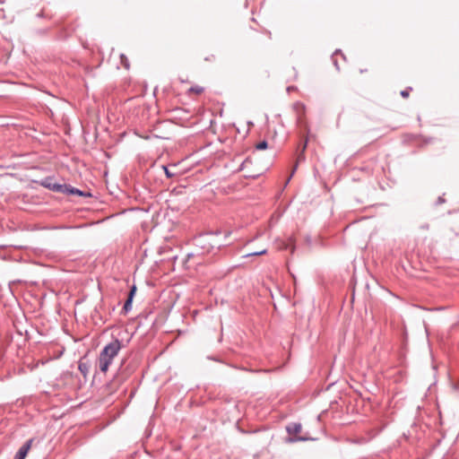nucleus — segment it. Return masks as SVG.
<instances>
[{
    "mask_svg": "<svg viewBox=\"0 0 459 459\" xmlns=\"http://www.w3.org/2000/svg\"><path fill=\"white\" fill-rule=\"evenodd\" d=\"M121 348V342L118 339H114L102 349L98 358V366L102 373H107Z\"/></svg>",
    "mask_w": 459,
    "mask_h": 459,
    "instance_id": "obj_1",
    "label": "nucleus"
},
{
    "mask_svg": "<svg viewBox=\"0 0 459 459\" xmlns=\"http://www.w3.org/2000/svg\"><path fill=\"white\" fill-rule=\"evenodd\" d=\"M42 186H45L46 188L49 189V190H52V191H55V192H58V193L68 192V186L67 185H62V184L55 183L49 178H45L42 181Z\"/></svg>",
    "mask_w": 459,
    "mask_h": 459,
    "instance_id": "obj_2",
    "label": "nucleus"
},
{
    "mask_svg": "<svg viewBox=\"0 0 459 459\" xmlns=\"http://www.w3.org/2000/svg\"><path fill=\"white\" fill-rule=\"evenodd\" d=\"M32 442L33 440L32 439H29L27 440L18 450V452L16 453L15 456H14V459H25V457L27 456L30 447H31V445H32Z\"/></svg>",
    "mask_w": 459,
    "mask_h": 459,
    "instance_id": "obj_3",
    "label": "nucleus"
},
{
    "mask_svg": "<svg viewBox=\"0 0 459 459\" xmlns=\"http://www.w3.org/2000/svg\"><path fill=\"white\" fill-rule=\"evenodd\" d=\"M135 291H136V287L133 286L128 293V298L126 300L124 307H123V311L125 314H127L132 309V301H133L134 296L135 294Z\"/></svg>",
    "mask_w": 459,
    "mask_h": 459,
    "instance_id": "obj_4",
    "label": "nucleus"
},
{
    "mask_svg": "<svg viewBox=\"0 0 459 459\" xmlns=\"http://www.w3.org/2000/svg\"><path fill=\"white\" fill-rule=\"evenodd\" d=\"M286 429L290 435H298L301 431L302 426L300 423H291L287 426Z\"/></svg>",
    "mask_w": 459,
    "mask_h": 459,
    "instance_id": "obj_5",
    "label": "nucleus"
},
{
    "mask_svg": "<svg viewBox=\"0 0 459 459\" xmlns=\"http://www.w3.org/2000/svg\"><path fill=\"white\" fill-rule=\"evenodd\" d=\"M307 148V142H305L303 147H302V151H301V153L299 154L298 158H297V161H296V164L292 169V172H291V175L290 177L294 174L295 170L297 169L298 168V164L300 162V161H303L305 160V155H304V152Z\"/></svg>",
    "mask_w": 459,
    "mask_h": 459,
    "instance_id": "obj_6",
    "label": "nucleus"
},
{
    "mask_svg": "<svg viewBox=\"0 0 459 459\" xmlns=\"http://www.w3.org/2000/svg\"><path fill=\"white\" fill-rule=\"evenodd\" d=\"M266 253H267V249H266V248H264V249H261V250H257V251H255V252H252V253L247 254V255H245V257L255 256V255H265Z\"/></svg>",
    "mask_w": 459,
    "mask_h": 459,
    "instance_id": "obj_7",
    "label": "nucleus"
},
{
    "mask_svg": "<svg viewBox=\"0 0 459 459\" xmlns=\"http://www.w3.org/2000/svg\"><path fill=\"white\" fill-rule=\"evenodd\" d=\"M78 368L84 377L88 374L89 366L86 363L81 362L78 366Z\"/></svg>",
    "mask_w": 459,
    "mask_h": 459,
    "instance_id": "obj_8",
    "label": "nucleus"
},
{
    "mask_svg": "<svg viewBox=\"0 0 459 459\" xmlns=\"http://www.w3.org/2000/svg\"><path fill=\"white\" fill-rule=\"evenodd\" d=\"M120 59H121V64L123 65V66L126 68V69H129V61L127 59V57L126 56V55L122 54L120 56Z\"/></svg>",
    "mask_w": 459,
    "mask_h": 459,
    "instance_id": "obj_9",
    "label": "nucleus"
},
{
    "mask_svg": "<svg viewBox=\"0 0 459 459\" xmlns=\"http://www.w3.org/2000/svg\"><path fill=\"white\" fill-rule=\"evenodd\" d=\"M189 92H194L195 94H201L204 92V88L201 86H194L189 89Z\"/></svg>",
    "mask_w": 459,
    "mask_h": 459,
    "instance_id": "obj_10",
    "label": "nucleus"
},
{
    "mask_svg": "<svg viewBox=\"0 0 459 459\" xmlns=\"http://www.w3.org/2000/svg\"><path fill=\"white\" fill-rule=\"evenodd\" d=\"M267 146H268L267 142L262 141L255 145V149L256 150H265L267 148Z\"/></svg>",
    "mask_w": 459,
    "mask_h": 459,
    "instance_id": "obj_11",
    "label": "nucleus"
},
{
    "mask_svg": "<svg viewBox=\"0 0 459 459\" xmlns=\"http://www.w3.org/2000/svg\"><path fill=\"white\" fill-rule=\"evenodd\" d=\"M68 194H74L78 195H82V192L77 188L68 186Z\"/></svg>",
    "mask_w": 459,
    "mask_h": 459,
    "instance_id": "obj_12",
    "label": "nucleus"
},
{
    "mask_svg": "<svg viewBox=\"0 0 459 459\" xmlns=\"http://www.w3.org/2000/svg\"><path fill=\"white\" fill-rule=\"evenodd\" d=\"M412 88L411 87H408L406 88L405 90L402 91H401V96L403 98H408L409 95H410V92L411 91Z\"/></svg>",
    "mask_w": 459,
    "mask_h": 459,
    "instance_id": "obj_13",
    "label": "nucleus"
},
{
    "mask_svg": "<svg viewBox=\"0 0 459 459\" xmlns=\"http://www.w3.org/2000/svg\"><path fill=\"white\" fill-rule=\"evenodd\" d=\"M165 174L168 178H171L174 176V173L170 172V170L167 167H163Z\"/></svg>",
    "mask_w": 459,
    "mask_h": 459,
    "instance_id": "obj_14",
    "label": "nucleus"
},
{
    "mask_svg": "<svg viewBox=\"0 0 459 459\" xmlns=\"http://www.w3.org/2000/svg\"><path fill=\"white\" fill-rule=\"evenodd\" d=\"M265 34L267 35L269 39H272V32L270 30H265Z\"/></svg>",
    "mask_w": 459,
    "mask_h": 459,
    "instance_id": "obj_15",
    "label": "nucleus"
},
{
    "mask_svg": "<svg viewBox=\"0 0 459 459\" xmlns=\"http://www.w3.org/2000/svg\"><path fill=\"white\" fill-rule=\"evenodd\" d=\"M214 59V56H212L211 57H206L205 60L207 61H210V60H213Z\"/></svg>",
    "mask_w": 459,
    "mask_h": 459,
    "instance_id": "obj_16",
    "label": "nucleus"
},
{
    "mask_svg": "<svg viewBox=\"0 0 459 459\" xmlns=\"http://www.w3.org/2000/svg\"><path fill=\"white\" fill-rule=\"evenodd\" d=\"M443 202H444V200H443L442 198H440V197H439V199H438V203H443Z\"/></svg>",
    "mask_w": 459,
    "mask_h": 459,
    "instance_id": "obj_17",
    "label": "nucleus"
}]
</instances>
